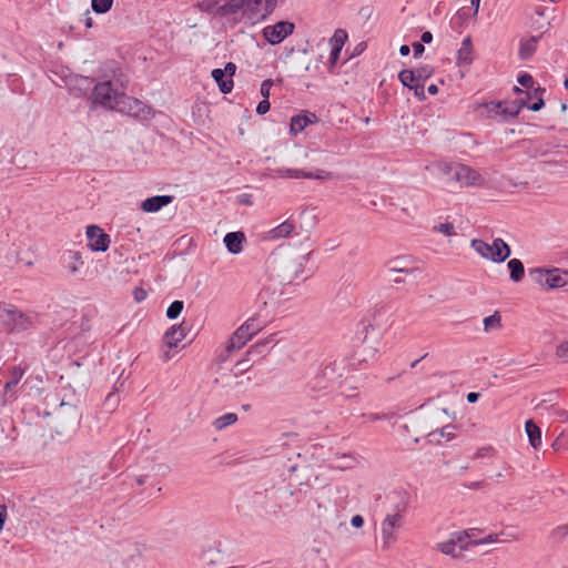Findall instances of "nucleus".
<instances>
[{
  "instance_id": "1",
  "label": "nucleus",
  "mask_w": 568,
  "mask_h": 568,
  "mask_svg": "<svg viewBox=\"0 0 568 568\" xmlns=\"http://www.w3.org/2000/svg\"><path fill=\"white\" fill-rule=\"evenodd\" d=\"M311 253L300 258L282 257L273 258L268 264V272L272 278H275L281 285H290L295 283L305 271V263Z\"/></svg>"
},
{
  "instance_id": "2",
  "label": "nucleus",
  "mask_w": 568,
  "mask_h": 568,
  "mask_svg": "<svg viewBox=\"0 0 568 568\" xmlns=\"http://www.w3.org/2000/svg\"><path fill=\"white\" fill-rule=\"evenodd\" d=\"M0 322L4 329L12 333H21L29 329L33 322L32 318L11 304H0Z\"/></svg>"
},
{
  "instance_id": "3",
  "label": "nucleus",
  "mask_w": 568,
  "mask_h": 568,
  "mask_svg": "<svg viewBox=\"0 0 568 568\" xmlns=\"http://www.w3.org/2000/svg\"><path fill=\"white\" fill-rule=\"evenodd\" d=\"M471 248H474L481 257L489 260L494 263L505 262L511 254L510 246L500 237L488 244L484 240L474 239L470 242Z\"/></svg>"
},
{
  "instance_id": "4",
  "label": "nucleus",
  "mask_w": 568,
  "mask_h": 568,
  "mask_svg": "<svg viewBox=\"0 0 568 568\" xmlns=\"http://www.w3.org/2000/svg\"><path fill=\"white\" fill-rule=\"evenodd\" d=\"M90 99L93 105H101L109 110H115L119 100L121 99V92L113 87V80H106L95 82Z\"/></svg>"
},
{
  "instance_id": "5",
  "label": "nucleus",
  "mask_w": 568,
  "mask_h": 568,
  "mask_svg": "<svg viewBox=\"0 0 568 568\" xmlns=\"http://www.w3.org/2000/svg\"><path fill=\"white\" fill-rule=\"evenodd\" d=\"M115 110L140 121L151 120L154 115V111L150 105L136 98L126 95L125 92H121V99Z\"/></svg>"
},
{
  "instance_id": "6",
  "label": "nucleus",
  "mask_w": 568,
  "mask_h": 568,
  "mask_svg": "<svg viewBox=\"0 0 568 568\" xmlns=\"http://www.w3.org/2000/svg\"><path fill=\"white\" fill-rule=\"evenodd\" d=\"M398 501L395 505V514L387 515L382 525V534L385 544H388L394 538V528L398 527L402 520L400 513L405 511L408 505V494L406 491L396 493Z\"/></svg>"
},
{
  "instance_id": "7",
  "label": "nucleus",
  "mask_w": 568,
  "mask_h": 568,
  "mask_svg": "<svg viewBox=\"0 0 568 568\" xmlns=\"http://www.w3.org/2000/svg\"><path fill=\"white\" fill-rule=\"evenodd\" d=\"M295 30V24L291 21H278L275 24L266 26L262 30L264 40L271 45L283 42Z\"/></svg>"
},
{
  "instance_id": "8",
  "label": "nucleus",
  "mask_w": 568,
  "mask_h": 568,
  "mask_svg": "<svg viewBox=\"0 0 568 568\" xmlns=\"http://www.w3.org/2000/svg\"><path fill=\"white\" fill-rule=\"evenodd\" d=\"M444 171L465 185H476L483 180L477 171L464 164L446 165Z\"/></svg>"
},
{
  "instance_id": "9",
  "label": "nucleus",
  "mask_w": 568,
  "mask_h": 568,
  "mask_svg": "<svg viewBox=\"0 0 568 568\" xmlns=\"http://www.w3.org/2000/svg\"><path fill=\"white\" fill-rule=\"evenodd\" d=\"M88 247L92 252H106L110 246V235L99 225L87 226Z\"/></svg>"
},
{
  "instance_id": "10",
  "label": "nucleus",
  "mask_w": 568,
  "mask_h": 568,
  "mask_svg": "<svg viewBox=\"0 0 568 568\" xmlns=\"http://www.w3.org/2000/svg\"><path fill=\"white\" fill-rule=\"evenodd\" d=\"M244 4L247 19L253 20L261 14V20H265L275 10L277 0H244Z\"/></svg>"
},
{
  "instance_id": "11",
  "label": "nucleus",
  "mask_w": 568,
  "mask_h": 568,
  "mask_svg": "<svg viewBox=\"0 0 568 568\" xmlns=\"http://www.w3.org/2000/svg\"><path fill=\"white\" fill-rule=\"evenodd\" d=\"M94 84V78L84 77L80 74L71 75L67 81V85L69 88L70 93L77 98L87 95L88 93L91 94Z\"/></svg>"
},
{
  "instance_id": "12",
  "label": "nucleus",
  "mask_w": 568,
  "mask_h": 568,
  "mask_svg": "<svg viewBox=\"0 0 568 568\" xmlns=\"http://www.w3.org/2000/svg\"><path fill=\"white\" fill-rule=\"evenodd\" d=\"M469 535L464 531L460 532L457 537V540H448L445 542L439 544V549L445 555H450L455 558H459L463 556V551L467 550L470 546Z\"/></svg>"
},
{
  "instance_id": "13",
  "label": "nucleus",
  "mask_w": 568,
  "mask_h": 568,
  "mask_svg": "<svg viewBox=\"0 0 568 568\" xmlns=\"http://www.w3.org/2000/svg\"><path fill=\"white\" fill-rule=\"evenodd\" d=\"M57 418L62 426L74 428L80 424V414L77 406L62 402L57 412Z\"/></svg>"
},
{
  "instance_id": "14",
  "label": "nucleus",
  "mask_w": 568,
  "mask_h": 568,
  "mask_svg": "<svg viewBox=\"0 0 568 568\" xmlns=\"http://www.w3.org/2000/svg\"><path fill=\"white\" fill-rule=\"evenodd\" d=\"M267 341H261L252 345L245 353V358L237 361L235 363L234 368L236 369L235 375L242 374L244 372L250 371V366H247V362L252 356H262V354L265 352V348L267 346Z\"/></svg>"
},
{
  "instance_id": "15",
  "label": "nucleus",
  "mask_w": 568,
  "mask_h": 568,
  "mask_svg": "<svg viewBox=\"0 0 568 568\" xmlns=\"http://www.w3.org/2000/svg\"><path fill=\"white\" fill-rule=\"evenodd\" d=\"M317 121V116L315 113L304 111V113L296 114L292 116L291 123H290V133L291 135L295 136L302 131L305 130V128L314 122Z\"/></svg>"
},
{
  "instance_id": "16",
  "label": "nucleus",
  "mask_w": 568,
  "mask_h": 568,
  "mask_svg": "<svg viewBox=\"0 0 568 568\" xmlns=\"http://www.w3.org/2000/svg\"><path fill=\"white\" fill-rule=\"evenodd\" d=\"M187 329L184 322L179 325H172L163 335L164 344L169 348L176 347L185 338Z\"/></svg>"
},
{
  "instance_id": "17",
  "label": "nucleus",
  "mask_w": 568,
  "mask_h": 568,
  "mask_svg": "<svg viewBox=\"0 0 568 568\" xmlns=\"http://www.w3.org/2000/svg\"><path fill=\"white\" fill-rule=\"evenodd\" d=\"M173 200V195H154L142 201L141 210L146 213H155L172 203Z\"/></svg>"
},
{
  "instance_id": "18",
  "label": "nucleus",
  "mask_w": 568,
  "mask_h": 568,
  "mask_svg": "<svg viewBox=\"0 0 568 568\" xmlns=\"http://www.w3.org/2000/svg\"><path fill=\"white\" fill-rule=\"evenodd\" d=\"M24 374V369L20 366H13L10 372V379L4 384V393H3V402L6 403L8 399L12 400L16 398V387L21 381Z\"/></svg>"
},
{
  "instance_id": "19",
  "label": "nucleus",
  "mask_w": 568,
  "mask_h": 568,
  "mask_svg": "<svg viewBox=\"0 0 568 568\" xmlns=\"http://www.w3.org/2000/svg\"><path fill=\"white\" fill-rule=\"evenodd\" d=\"M224 244L231 254H240L243 251V244L246 236L242 231L229 232L224 236Z\"/></svg>"
},
{
  "instance_id": "20",
  "label": "nucleus",
  "mask_w": 568,
  "mask_h": 568,
  "mask_svg": "<svg viewBox=\"0 0 568 568\" xmlns=\"http://www.w3.org/2000/svg\"><path fill=\"white\" fill-rule=\"evenodd\" d=\"M241 13V17H245V4L244 0H227L224 4L219 8V17L236 16Z\"/></svg>"
},
{
  "instance_id": "21",
  "label": "nucleus",
  "mask_w": 568,
  "mask_h": 568,
  "mask_svg": "<svg viewBox=\"0 0 568 568\" xmlns=\"http://www.w3.org/2000/svg\"><path fill=\"white\" fill-rule=\"evenodd\" d=\"M542 34L531 36L529 39L520 41L518 55L521 60H529L535 54L537 43Z\"/></svg>"
},
{
  "instance_id": "22",
  "label": "nucleus",
  "mask_w": 568,
  "mask_h": 568,
  "mask_svg": "<svg viewBox=\"0 0 568 568\" xmlns=\"http://www.w3.org/2000/svg\"><path fill=\"white\" fill-rule=\"evenodd\" d=\"M263 328V324L260 321L258 315H254L247 318L237 329L244 334L247 339H252Z\"/></svg>"
},
{
  "instance_id": "23",
  "label": "nucleus",
  "mask_w": 568,
  "mask_h": 568,
  "mask_svg": "<svg viewBox=\"0 0 568 568\" xmlns=\"http://www.w3.org/2000/svg\"><path fill=\"white\" fill-rule=\"evenodd\" d=\"M211 77L216 82L220 91L223 94L231 93L234 88V81L231 78H227L222 69H213L211 72Z\"/></svg>"
},
{
  "instance_id": "24",
  "label": "nucleus",
  "mask_w": 568,
  "mask_h": 568,
  "mask_svg": "<svg viewBox=\"0 0 568 568\" xmlns=\"http://www.w3.org/2000/svg\"><path fill=\"white\" fill-rule=\"evenodd\" d=\"M562 274L568 275V272H562L560 268L557 267L548 268L546 288L554 290L565 286L567 284V281L564 278Z\"/></svg>"
},
{
  "instance_id": "25",
  "label": "nucleus",
  "mask_w": 568,
  "mask_h": 568,
  "mask_svg": "<svg viewBox=\"0 0 568 568\" xmlns=\"http://www.w3.org/2000/svg\"><path fill=\"white\" fill-rule=\"evenodd\" d=\"M63 263L70 274H75L83 265L81 253L79 251H67L63 254Z\"/></svg>"
},
{
  "instance_id": "26",
  "label": "nucleus",
  "mask_w": 568,
  "mask_h": 568,
  "mask_svg": "<svg viewBox=\"0 0 568 568\" xmlns=\"http://www.w3.org/2000/svg\"><path fill=\"white\" fill-rule=\"evenodd\" d=\"M526 434L528 436L530 445L538 449L541 446V429L540 427L532 420L528 419L525 423Z\"/></svg>"
},
{
  "instance_id": "27",
  "label": "nucleus",
  "mask_w": 568,
  "mask_h": 568,
  "mask_svg": "<svg viewBox=\"0 0 568 568\" xmlns=\"http://www.w3.org/2000/svg\"><path fill=\"white\" fill-rule=\"evenodd\" d=\"M111 65L112 67H110L109 69L112 72V78H110L109 80H113V87L118 89L119 93L120 91L125 92L126 87L129 84V77L120 68H114V61L111 62Z\"/></svg>"
},
{
  "instance_id": "28",
  "label": "nucleus",
  "mask_w": 568,
  "mask_h": 568,
  "mask_svg": "<svg viewBox=\"0 0 568 568\" xmlns=\"http://www.w3.org/2000/svg\"><path fill=\"white\" fill-rule=\"evenodd\" d=\"M295 230V224L291 220H286L276 227L268 231V239L271 240H277V239H285L292 234V232Z\"/></svg>"
},
{
  "instance_id": "29",
  "label": "nucleus",
  "mask_w": 568,
  "mask_h": 568,
  "mask_svg": "<svg viewBox=\"0 0 568 568\" xmlns=\"http://www.w3.org/2000/svg\"><path fill=\"white\" fill-rule=\"evenodd\" d=\"M248 342L244 334L236 328L226 342L225 353L230 356L233 352L241 349Z\"/></svg>"
},
{
  "instance_id": "30",
  "label": "nucleus",
  "mask_w": 568,
  "mask_h": 568,
  "mask_svg": "<svg viewBox=\"0 0 568 568\" xmlns=\"http://www.w3.org/2000/svg\"><path fill=\"white\" fill-rule=\"evenodd\" d=\"M473 43L470 37H466L463 42L462 47L457 52V63L458 64H470L473 62Z\"/></svg>"
},
{
  "instance_id": "31",
  "label": "nucleus",
  "mask_w": 568,
  "mask_h": 568,
  "mask_svg": "<svg viewBox=\"0 0 568 568\" xmlns=\"http://www.w3.org/2000/svg\"><path fill=\"white\" fill-rule=\"evenodd\" d=\"M507 267L509 270V278L510 281L518 283L525 276V266L524 263L519 258H511L507 263Z\"/></svg>"
},
{
  "instance_id": "32",
  "label": "nucleus",
  "mask_w": 568,
  "mask_h": 568,
  "mask_svg": "<svg viewBox=\"0 0 568 568\" xmlns=\"http://www.w3.org/2000/svg\"><path fill=\"white\" fill-rule=\"evenodd\" d=\"M389 272L394 273H404V274H412L418 268L416 267H408L407 265V258L403 256H398L393 258L387 263Z\"/></svg>"
},
{
  "instance_id": "33",
  "label": "nucleus",
  "mask_w": 568,
  "mask_h": 568,
  "mask_svg": "<svg viewBox=\"0 0 568 568\" xmlns=\"http://www.w3.org/2000/svg\"><path fill=\"white\" fill-rule=\"evenodd\" d=\"M545 170L548 172L558 175L559 178H568V161L557 162V161H546L542 163Z\"/></svg>"
},
{
  "instance_id": "34",
  "label": "nucleus",
  "mask_w": 568,
  "mask_h": 568,
  "mask_svg": "<svg viewBox=\"0 0 568 568\" xmlns=\"http://www.w3.org/2000/svg\"><path fill=\"white\" fill-rule=\"evenodd\" d=\"M201 559L206 565H217L222 562L223 554L217 548L209 547L201 554Z\"/></svg>"
},
{
  "instance_id": "35",
  "label": "nucleus",
  "mask_w": 568,
  "mask_h": 568,
  "mask_svg": "<svg viewBox=\"0 0 568 568\" xmlns=\"http://www.w3.org/2000/svg\"><path fill=\"white\" fill-rule=\"evenodd\" d=\"M398 79L400 83L410 90V87H413L415 83H419V79L417 78V74L413 71V69H403L398 73Z\"/></svg>"
},
{
  "instance_id": "36",
  "label": "nucleus",
  "mask_w": 568,
  "mask_h": 568,
  "mask_svg": "<svg viewBox=\"0 0 568 568\" xmlns=\"http://www.w3.org/2000/svg\"><path fill=\"white\" fill-rule=\"evenodd\" d=\"M347 39L348 34L344 29H336L333 37L329 39L331 48L342 51Z\"/></svg>"
},
{
  "instance_id": "37",
  "label": "nucleus",
  "mask_w": 568,
  "mask_h": 568,
  "mask_svg": "<svg viewBox=\"0 0 568 568\" xmlns=\"http://www.w3.org/2000/svg\"><path fill=\"white\" fill-rule=\"evenodd\" d=\"M371 331H375L374 325L369 321L363 320L357 326L356 337L361 339L363 344H366L368 342V334H371Z\"/></svg>"
},
{
  "instance_id": "38",
  "label": "nucleus",
  "mask_w": 568,
  "mask_h": 568,
  "mask_svg": "<svg viewBox=\"0 0 568 568\" xmlns=\"http://www.w3.org/2000/svg\"><path fill=\"white\" fill-rule=\"evenodd\" d=\"M529 277L538 285L546 288V278L548 275V268L546 267H532L528 271Z\"/></svg>"
},
{
  "instance_id": "39",
  "label": "nucleus",
  "mask_w": 568,
  "mask_h": 568,
  "mask_svg": "<svg viewBox=\"0 0 568 568\" xmlns=\"http://www.w3.org/2000/svg\"><path fill=\"white\" fill-rule=\"evenodd\" d=\"M236 422H237V415L235 413H227V414H224V415L217 417L213 422V425L216 429L220 430V429L226 428L230 425H233Z\"/></svg>"
},
{
  "instance_id": "40",
  "label": "nucleus",
  "mask_w": 568,
  "mask_h": 568,
  "mask_svg": "<svg viewBox=\"0 0 568 568\" xmlns=\"http://www.w3.org/2000/svg\"><path fill=\"white\" fill-rule=\"evenodd\" d=\"M483 323L486 332L498 329L501 327V316L499 312L496 311L494 314L486 316Z\"/></svg>"
},
{
  "instance_id": "41",
  "label": "nucleus",
  "mask_w": 568,
  "mask_h": 568,
  "mask_svg": "<svg viewBox=\"0 0 568 568\" xmlns=\"http://www.w3.org/2000/svg\"><path fill=\"white\" fill-rule=\"evenodd\" d=\"M197 7L202 12L217 16L221 4L219 3V0H199Z\"/></svg>"
},
{
  "instance_id": "42",
  "label": "nucleus",
  "mask_w": 568,
  "mask_h": 568,
  "mask_svg": "<svg viewBox=\"0 0 568 568\" xmlns=\"http://www.w3.org/2000/svg\"><path fill=\"white\" fill-rule=\"evenodd\" d=\"M501 116L504 121H508L509 119H515L518 116L520 110L514 101L507 102L504 101Z\"/></svg>"
},
{
  "instance_id": "43",
  "label": "nucleus",
  "mask_w": 568,
  "mask_h": 568,
  "mask_svg": "<svg viewBox=\"0 0 568 568\" xmlns=\"http://www.w3.org/2000/svg\"><path fill=\"white\" fill-rule=\"evenodd\" d=\"M280 176L282 178H290V179H311V172H306L304 170L298 169H280L278 171Z\"/></svg>"
},
{
  "instance_id": "44",
  "label": "nucleus",
  "mask_w": 568,
  "mask_h": 568,
  "mask_svg": "<svg viewBox=\"0 0 568 568\" xmlns=\"http://www.w3.org/2000/svg\"><path fill=\"white\" fill-rule=\"evenodd\" d=\"M114 0H91V8L97 14H104L112 9Z\"/></svg>"
},
{
  "instance_id": "45",
  "label": "nucleus",
  "mask_w": 568,
  "mask_h": 568,
  "mask_svg": "<svg viewBox=\"0 0 568 568\" xmlns=\"http://www.w3.org/2000/svg\"><path fill=\"white\" fill-rule=\"evenodd\" d=\"M545 91H546V89L541 88V87H538L534 90V94L538 95V97H537L536 101H534L531 103L529 102L528 110L538 112L545 106V100L542 98V94L545 93Z\"/></svg>"
},
{
  "instance_id": "46",
  "label": "nucleus",
  "mask_w": 568,
  "mask_h": 568,
  "mask_svg": "<svg viewBox=\"0 0 568 568\" xmlns=\"http://www.w3.org/2000/svg\"><path fill=\"white\" fill-rule=\"evenodd\" d=\"M184 307L183 301H173L166 308V317L169 320H175L180 316Z\"/></svg>"
},
{
  "instance_id": "47",
  "label": "nucleus",
  "mask_w": 568,
  "mask_h": 568,
  "mask_svg": "<svg viewBox=\"0 0 568 568\" xmlns=\"http://www.w3.org/2000/svg\"><path fill=\"white\" fill-rule=\"evenodd\" d=\"M504 101H489V102H485L481 104V106H484L487 111V113L489 114V116H496V115H501V109H503V105H504Z\"/></svg>"
},
{
  "instance_id": "48",
  "label": "nucleus",
  "mask_w": 568,
  "mask_h": 568,
  "mask_svg": "<svg viewBox=\"0 0 568 568\" xmlns=\"http://www.w3.org/2000/svg\"><path fill=\"white\" fill-rule=\"evenodd\" d=\"M413 71L417 74L419 82L425 83L426 80H428L433 75L434 68L428 64H424V65L413 69Z\"/></svg>"
},
{
  "instance_id": "49",
  "label": "nucleus",
  "mask_w": 568,
  "mask_h": 568,
  "mask_svg": "<svg viewBox=\"0 0 568 568\" xmlns=\"http://www.w3.org/2000/svg\"><path fill=\"white\" fill-rule=\"evenodd\" d=\"M119 403H120L119 394L115 392H111L106 395L103 405L106 410L112 412L115 409V407L118 406Z\"/></svg>"
},
{
  "instance_id": "50",
  "label": "nucleus",
  "mask_w": 568,
  "mask_h": 568,
  "mask_svg": "<svg viewBox=\"0 0 568 568\" xmlns=\"http://www.w3.org/2000/svg\"><path fill=\"white\" fill-rule=\"evenodd\" d=\"M568 535V524L557 526L550 532V537L557 542H561Z\"/></svg>"
},
{
  "instance_id": "51",
  "label": "nucleus",
  "mask_w": 568,
  "mask_h": 568,
  "mask_svg": "<svg viewBox=\"0 0 568 568\" xmlns=\"http://www.w3.org/2000/svg\"><path fill=\"white\" fill-rule=\"evenodd\" d=\"M517 82L524 87V88H527V89H530L534 87L535 84V80L532 78V75L528 72H521L518 74L517 77Z\"/></svg>"
},
{
  "instance_id": "52",
  "label": "nucleus",
  "mask_w": 568,
  "mask_h": 568,
  "mask_svg": "<svg viewBox=\"0 0 568 568\" xmlns=\"http://www.w3.org/2000/svg\"><path fill=\"white\" fill-rule=\"evenodd\" d=\"M433 230L434 232H439L448 236L455 234V227L450 222H445L440 223L439 225H435Z\"/></svg>"
},
{
  "instance_id": "53",
  "label": "nucleus",
  "mask_w": 568,
  "mask_h": 568,
  "mask_svg": "<svg viewBox=\"0 0 568 568\" xmlns=\"http://www.w3.org/2000/svg\"><path fill=\"white\" fill-rule=\"evenodd\" d=\"M342 51L335 50L331 48L329 58H328V71L331 73L335 72V67L338 63L339 55Z\"/></svg>"
},
{
  "instance_id": "54",
  "label": "nucleus",
  "mask_w": 568,
  "mask_h": 568,
  "mask_svg": "<svg viewBox=\"0 0 568 568\" xmlns=\"http://www.w3.org/2000/svg\"><path fill=\"white\" fill-rule=\"evenodd\" d=\"M410 90L414 91V95L418 101H425L426 94H425V83L419 82L415 83L413 87H410Z\"/></svg>"
},
{
  "instance_id": "55",
  "label": "nucleus",
  "mask_w": 568,
  "mask_h": 568,
  "mask_svg": "<svg viewBox=\"0 0 568 568\" xmlns=\"http://www.w3.org/2000/svg\"><path fill=\"white\" fill-rule=\"evenodd\" d=\"M272 85H273V81L271 79H266L261 83L260 92H261V95L263 97V99H270V91H271Z\"/></svg>"
},
{
  "instance_id": "56",
  "label": "nucleus",
  "mask_w": 568,
  "mask_h": 568,
  "mask_svg": "<svg viewBox=\"0 0 568 568\" xmlns=\"http://www.w3.org/2000/svg\"><path fill=\"white\" fill-rule=\"evenodd\" d=\"M469 10H470V8H462V9H459L457 11V13H456V16H455L453 21H456L458 23L467 21L468 18L470 17Z\"/></svg>"
},
{
  "instance_id": "57",
  "label": "nucleus",
  "mask_w": 568,
  "mask_h": 568,
  "mask_svg": "<svg viewBox=\"0 0 568 568\" xmlns=\"http://www.w3.org/2000/svg\"><path fill=\"white\" fill-rule=\"evenodd\" d=\"M556 355L568 361V341H565L557 346Z\"/></svg>"
},
{
  "instance_id": "58",
  "label": "nucleus",
  "mask_w": 568,
  "mask_h": 568,
  "mask_svg": "<svg viewBox=\"0 0 568 568\" xmlns=\"http://www.w3.org/2000/svg\"><path fill=\"white\" fill-rule=\"evenodd\" d=\"M271 109V103H270V100L268 99H263L262 101L258 102L257 106H256V113L258 115H264L265 113H267Z\"/></svg>"
},
{
  "instance_id": "59",
  "label": "nucleus",
  "mask_w": 568,
  "mask_h": 568,
  "mask_svg": "<svg viewBox=\"0 0 568 568\" xmlns=\"http://www.w3.org/2000/svg\"><path fill=\"white\" fill-rule=\"evenodd\" d=\"M497 534H489L487 537L479 540H469L470 546H478L483 544L494 542L497 540Z\"/></svg>"
},
{
  "instance_id": "60",
  "label": "nucleus",
  "mask_w": 568,
  "mask_h": 568,
  "mask_svg": "<svg viewBox=\"0 0 568 568\" xmlns=\"http://www.w3.org/2000/svg\"><path fill=\"white\" fill-rule=\"evenodd\" d=\"M456 426L448 424L446 426H443L439 430V436L446 437L448 440L453 439L455 437V434L450 432V429H455Z\"/></svg>"
},
{
  "instance_id": "61",
  "label": "nucleus",
  "mask_w": 568,
  "mask_h": 568,
  "mask_svg": "<svg viewBox=\"0 0 568 568\" xmlns=\"http://www.w3.org/2000/svg\"><path fill=\"white\" fill-rule=\"evenodd\" d=\"M311 179L327 180L333 176V173L325 170H316V172H311Z\"/></svg>"
},
{
  "instance_id": "62",
  "label": "nucleus",
  "mask_w": 568,
  "mask_h": 568,
  "mask_svg": "<svg viewBox=\"0 0 568 568\" xmlns=\"http://www.w3.org/2000/svg\"><path fill=\"white\" fill-rule=\"evenodd\" d=\"M236 64L234 62H227L224 67V69H222V71L225 73V75H227V78H231L233 79L235 72H236Z\"/></svg>"
},
{
  "instance_id": "63",
  "label": "nucleus",
  "mask_w": 568,
  "mask_h": 568,
  "mask_svg": "<svg viewBox=\"0 0 568 568\" xmlns=\"http://www.w3.org/2000/svg\"><path fill=\"white\" fill-rule=\"evenodd\" d=\"M366 47H367V44L365 41L357 43L354 47L353 51L349 53V58H354V57L362 54L365 51Z\"/></svg>"
},
{
  "instance_id": "64",
  "label": "nucleus",
  "mask_w": 568,
  "mask_h": 568,
  "mask_svg": "<svg viewBox=\"0 0 568 568\" xmlns=\"http://www.w3.org/2000/svg\"><path fill=\"white\" fill-rule=\"evenodd\" d=\"M412 48H413V52H414V57L415 58L422 57L423 53L425 52V47H424V44L422 42H418V41L414 42L412 44Z\"/></svg>"
}]
</instances>
